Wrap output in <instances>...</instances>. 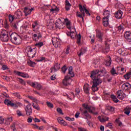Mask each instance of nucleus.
<instances>
[{"label":"nucleus","mask_w":131,"mask_h":131,"mask_svg":"<svg viewBox=\"0 0 131 131\" xmlns=\"http://www.w3.org/2000/svg\"><path fill=\"white\" fill-rule=\"evenodd\" d=\"M71 82H72V79L69 76V75H67L64 77V79L62 80V84L65 86H67L68 85H70L71 84Z\"/></svg>","instance_id":"423d86ee"},{"label":"nucleus","mask_w":131,"mask_h":131,"mask_svg":"<svg viewBox=\"0 0 131 131\" xmlns=\"http://www.w3.org/2000/svg\"><path fill=\"white\" fill-rule=\"evenodd\" d=\"M71 37L73 39L76 37V42L78 46H80L81 45V42L80 41V39H81V36L80 34L78 35H76V33H74V32L72 31V33L71 34Z\"/></svg>","instance_id":"39448f33"},{"label":"nucleus","mask_w":131,"mask_h":131,"mask_svg":"<svg viewBox=\"0 0 131 131\" xmlns=\"http://www.w3.org/2000/svg\"><path fill=\"white\" fill-rule=\"evenodd\" d=\"M96 37L99 38L100 41H102V38L103 37V33L99 30L96 31Z\"/></svg>","instance_id":"6ab92c4d"},{"label":"nucleus","mask_w":131,"mask_h":131,"mask_svg":"<svg viewBox=\"0 0 131 131\" xmlns=\"http://www.w3.org/2000/svg\"><path fill=\"white\" fill-rule=\"evenodd\" d=\"M46 104H47L48 107H49V108H54V104H53L52 103H51L49 101H47L46 102Z\"/></svg>","instance_id":"de8ad7c7"},{"label":"nucleus","mask_w":131,"mask_h":131,"mask_svg":"<svg viewBox=\"0 0 131 131\" xmlns=\"http://www.w3.org/2000/svg\"><path fill=\"white\" fill-rule=\"evenodd\" d=\"M67 69H68L67 67H66V66H64L61 68V71H62V73L65 74V73H66V71H67Z\"/></svg>","instance_id":"8fccbe9b"},{"label":"nucleus","mask_w":131,"mask_h":131,"mask_svg":"<svg viewBox=\"0 0 131 131\" xmlns=\"http://www.w3.org/2000/svg\"><path fill=\"white\" fill-rule=\"evenodd\" d=\"M50 12H51L52 13H55V11H59V9L58 8H56L55 9H51L50 10Z\"/></svg>","instance_id":"0e129e2a"},{"label":"nucleus","mask_w":131,"mask_h":131,"mask_svg":"<svg viewBox=\"0 0 131 131\" xmlns=\"http://www.w3.org/2000/svg\"><path fill=\"white\" fill-rule=\"evenodd\" d=\"M26 111V114L27 116H30L32 114V107H31V104L29 103L25 108Z\"/></svg>","instance_id":"9d476101"},{"label":"nucleus","mask_w":131,"mask_h":131,"mask_svg":"<svg viewBox=\"0 0 131 131\" xmlns=\"http://www.w3.org/2000/svg\"><path fill=\"white\" fill-rule=\"evenodd\" d=\"M68 75L70 78L73 77L74 76V73H73V72H69Z\"/></svg>","instance_id":"680f3d73"},{"label":"nucleus","mask_w":131,"mask_h":131,"mask_svg":"<svg viewBox=\"0 0 131 131\" xmlns=\"http://www.w3.org/2000/svg\"><path fill=\"white\" fill-rule=\"evenodd\" d=\"M10 40L14 45H20L21 43L22 40L21 39V37L18 36L16 33H12L10 35Z\"/></svg>","instance_id":"f03ea898"},{"label":"nucleus","mask_w":131,"mask_h":131,"mask_svg":"<svg viewBox=\"0 0 131 131\" xmlns=\"http://www.w3.org/2000/svg\"><path fill=\"white\" fill-rule=\"evenodd\" d=\"M56 111L59 114H61V115H64V114L63 113V111L62 110V109H61V108L58 107Z\"/></svg>","instance_id":"3c124183"},{"label":"nucleus","mask_w":131,"mask_h":131,"mask_svg":"<svg viewBox=\"0 0 131 131\" xmlns=\"http://www.w3.org/2000/svg\"><path fill=\"white\" fill-rule=\"evenodd\" d=\"M14 73H15V74H16V75H18V76H21V77H24V78H29V75H28V74L26 73L20 72L17 71H14Z\"/></svg>","instance_id":"f8f14e48"},{"label":"nucleus","mask_w":131,"mask_h":131,"mask_svg":"<svg viewBox=\"0 0 131 131\" xmlns=\"http://www.w3.org/2000/svg\"><path fill=\"white\" fill-rule=\"evenodd\" d=\"M79 9L80 12H77L76 16L79 17V18H82L85 16V13L83 12V9H82V6L80 4L79 5Z\"/></svg>","instance_id":"9b49d317"},{"label":"nucleus","mask_w":131,"mask_h":131,"mask_svg":"<svg viewBox=\"0 0 131 131\" xmlns=\"http://www.w3.org/2000/svg\"><path fill=\"white\" fill-rule=\"evenodd\" d=\"M88 111L90 113H92L94 115H98V112H95L96 111V107L94 106H89Z\"/></svg>","instance_id":"aec40b11"},{"label":"nucleus","mask_w":131,"mask_h":131,"mask_svg":"<svg viewBox=\"0 0 131 131\" xmlns=\"http://www.w3.org/2000/svg\"><path fill=\"white\" fill-rule=\"evenodd\" d=\"M117 97L120 100H123L125 98V94L123 93L122 91L119 90L117 92Z\"/></svg>","instance_id":"4468645a"},{"label":"nucleus","mask_w":131,"mask_h":131,"mask_svg":"<svg viewBox=\"0 0 131 131\" xmlns=\"http://www.w3.org/2000/svg\"><path fill=\"white\" fill-rule=\"evenodd\" d=\"M111 57H110V56H108L106 58V59L104 62V64L105 65V66H110V65H111Z\"/></svg>","instance_id":"393cba45"},{"label":"nucleus","mask_w":131,"mask_h":131,"mask_svg":"<svg viewBox=\"0 0 131 131\" xmlns=\"http://www.w3.org/2000/svg\"><path fill=\"white\" fill-rule=\"evenodd\" d=\"M116 122L117 123V125L120 127H123V124L122 123V122H121V116H120L116 119Z\"/></svg>","instance_id":"a211bd4d"},{"label":"nucleus","mask_w":131,"mask_h":131,"mask_svg":"<svg viewBox=\"0 0 131 131\" xmlns=\"http://www.w3.org/2000/svg\"><path fill=\"white\" fill-rule=\"evenodd\" d=\"M124 113L126 114V115H129V113H130V107H126L124 109Z\"/></svg>","instance_id":"72a5a7b5"},{"label":"nucleus","mask_w":131,"mask_h":131,"mask_svg":"<svg viewBox=\"0 0 131 131\" xmlns=\"http://www.w3.org/2000/svg\"><path fill=\"white\" fill-rule=\"evenodd\" d=\"M63 24H64L62 22L61 19L58 18L55 23V27H56V28H59V29H62L64 27Z\"/></svg>","instance_id":"ddd939ff"},{"label":"nucleus","mask_w":131,"mask_h":131,"mask_svg":"<svg viewBox=\"0 0 131 131\" xmlns=\"http://www.w3.org/2000/svg\"><path fill=\"white\" fill-rule=\"evenodd\" d=\"M32 10H33V8L28 9L27 7L25 8L24 13L25 16H28V15L30 14L31 13V12H32Z\"/></svg>","instance_id":"b1692460"},{"label":"nucleus","mask_w":131,"mask_h":131,"mask_svg":"<svg viewBox=\"0 0 131 131\" xmlns=\"http://www.w3.org/2000/svg\"><path fill=\"white\" fill-rule=\"evenodd\" d=\"M86 123H88L89 126L90 127H93L94 126V124L92 122L89 121V119H86Z\"/></svg>","instance_id":"864d4df0"},{"label":"nucleus","mask_w":131,"mask_h":131,"mask_svg":"<svg viewBox=\"0 0 131 131\" xmlns=\"http://www.w3.org/2000/svg\"><path fill=\"white\" fill-rule=\"evenodd\" d=\"M27 83H28V84H29V85H30L32 88H35V82H32L31 81L28 80L27 81Z\"/></svg>","instance_id":"4c0bfd02"},{"label":"nucleus","mask_w":131,"mask_h":131,"mask_svg":"<svg viewBox=\"0 0 131 131\" xmlns=\"http://www.w3.org/2000/svg\"><path fill=\"white\" fill-rule=\"evenodd\" d=\"M18 79L19 80V82L21 84H23L24 85H26V82H25V81H24V80L22 79L21 78H18Z\"/></svg>","instance_id":"5fc2aeb1"},{"label":"nucleus","mask_w":131,"mask_h":131,"mask_svg":"<svg viewBox=\"0 0 131 131\" xmlns=\"http://www.w3.org/2000/svg\"><path fill=\"white\" fill-rule=\"evenodd\" d=\"M13 95L15 96V97H17V98H18V99H20V98H21V96H20V94L18 93H13Z\"/></svg>","instance_id":"e2e57ef3"},{"label":"nucleus","mask_w":131,"mask_h":131,"mask_svg":"<svg viewBox=\"0 0 131 131\" xmlns=\"http://www.w3.org/2000/svg\"><path fill=\"white\" fill-rule=\"evenodd\" d=\"M64 22L66 23V25L67 26H69V25H70V21L68 20V18H66L64 19Z\"/></svg>","instance_id":"4d7b16f0"},{"label":"nucleus","mask_w":131,"mask_h":131,"mask_svg":"<svg viewBox=\"0 0 131 131\" xmlns=\"http://www.w3.org/2000/svg\"><path fill=\"white\" fill-rule=\"evenodd\" d=\"M116 32L117 33H122L123 32V27L121 26H118L116 29Z\"/></svg>","instance_id":"c756f323"},{"label":"nucleus","mask_w":131,"mask_h":131,"mask_svg":"<svg viewBox=\"0 0 131 131\" xmlns=\"http://www.w3.org/2000/svg\"><path fill=\"white\" fill-rule=\"evenodd\" d=\"M1 39L5 42L9 40V35L6 30L3 31L1 35Z\"/></svg>","instance_id":"6e6552de"},{"label":"nucleus","mask_w":131,"mask_h":131,"mask_svg":"<svg viewBox=\"0 0 131 131\" xmlns=\"http://www.w3.org/2000/svg\"><path fill=\"white\" fill-rule=\"evenodd\" d=\"M13 121V118L12 117H8L4 120V123L5 124H10Z\"/></svg>","instance_id":"bb28decb"},{"label":"nucleus","mask_w":131,"mask_h":131,"mask_svg":"<svg viewBox=\"0 0 131 131\" xmlns=\"http://www.w3.org/2000/svg\"><path fill=\"white\" fill-rule=\"evenodd\" d=\"M131 88V85L129 83H124L121 86L123 91H128Z\"/></svg>","instance_id":"dca6fc26"},{"label":"nucleus","mask_w":131,"mask_h":131,"mask_svg":"<svg viewBox=\"0 0 131 131\" xmlns=\"http://www.w3.org/2000/svg\"><path fill=\"white\" fill-rule=\"evenodd\" d=\"M4 103L6 105H7V106H11V105H12V101L8 99H5Z\"/></svg>","instance_id":"a19ab883"},{"label":"nucleus","mask_w":131,"mask_h":131,"mask_svg":"<svg viewBox=\"0 0 131 131\" xmlns=\"http://www.w3.org/2000/svg\"><path fill=\"white\" fill-rule=\"evenodd\" d=\"M99 120L101 122H105V121H107L109 120V118L104 117V118H100L99 119Z\"/></svg>","instance_id":"49530a36"},{"label":"nucleus","mask_w":131,"mask_h":131,"mask_svg":"<svg viewBox=\"0 0 131 131\" xmlns=\"http://www.w3.org/2000/svg\"><path fill=\"white\" fill-rule=\"evenodd\" d=\"M108 110H110L111 112H113L114 110H115V108L113 107V106H110L107 108Z\"/></svg>","instance_id":"bf43d9fd"},{"label":"nucleus","mask_w":131,"mask_h":131,"mask_svg":"<svg viewBox=\"0 0 131 131\" xmlns=\"http://www.w3.org/2000/svg\"><path fill=\"white\" fill-rule=\"evenodd\" d=\"M82 8L83 9V12L85 11V14H86V15H88V16H91V13H90V11H89V10H88V9H86L85 7L82 6Z\"/></svg>","instance_id":"c9c22d12"},{"label":"nucleus","mask_w":131,"mask_h":131,"mask_svg":"<svg viewBox=\"0 0 131 131\" xmlns=\"http://www.w3.org/2000/svg\"><path fill=\"white\" fill-rule=\"evenodd\" d=\"M107 73V71L104 68H102L101 70H94L91 72V75L90 77H91L92 79H93V84L92 86V90L93 92H97V91L99 90V88H98V85H100L103 81L100 77L101 76H104Z\"/></svg>","instance_id":"f257e3e1"},{"label":"nucleus","mask_w":131,"mask_h":131,"mask_svg":"<svg viewBox=\"0 0 131 131\" xmlns=\"http://www.w3.org/2000/svg\"><path fill=\"white\" fill-rule=\"evenodd\" d=\"M60 64L58 63H55L54 67H52L51 69V73L53 72V71H54V72H56L58 71L61 68L60 67Z\"/></svg>","instance_id":"f3484780"},{"label":"nucleus","mask_w":131,"mask_h":131,"mask_svg":"<svg viewBox=\"0 0 131 131\" xmlns=\"http://www.w3.org/2000/svg\"><path fill=\"white\" fill-rule=\"evenodd\" d=\"M78 131H88V129L82 127H78Z\"/></svg>","instance_id":"6e6d98bb"},{"label":"nucleus","mask_w":131,"mask_h":131,"mask_svg":"<svg viewBox=\"0 0 131 131\" xmlns=\"http://www.w3.org/2000/svg\"><path fill=\"white\" fill-rule=\"evenodd\" d=\"M54 24H55V23H54V20L50 19L48 22L47 26L49 29H53V28H54Z\"/></svg>","instance_id":"4be33fe9"},{"label":"nucleus","mask_w":131,"mask_h":131,"mask_svg":"<svg viewBox=\"0 0 131 131\" xmlns=\"http://www.w3.org/2000/svg\"><path fill=\"white\" fill-rule=\"evenodd\" d=\"M110 98L112 100H113V102L115 103V96H114V95L112 94L110 96Z\"/></svg>","instance_id":"69168bd1"},{"label":"nucleus","mask_w":131,"mask_h":131,"mask_svg":"<svg viewBox=\"0 0 131 131\" xmlns=\"http://www.w3.org/2000/svg\"><path fill=\"white\" fill-rule=\"evenodd\" d=\"M109 51H110V48L108 46L105 45V49H103L102 50V52L104 54H107V53H108Z\"/></svg>","instance_id":"7c9ffc66"},{"label":"nucleus","mask_w":131,"mask_h":131,"mask_svg":"<svg viewBox=\"0 0 131 131\" xmlns=\"http://www.w3.org/2000/svg\"><path fill=\"white\" fill-rule=\"evenodd\" d=\"M57 121L59 123H60V124H63L64 126L67 125V122H66L64 120L62 119V118H57Z\"/></svg>","instance_id":"c85d7f7f"},{"label":"nucleus","mask_w":131,"mask_h":131,"mask_svg":"<svg viewBox=\"0 0 131 131\" xmlns=\"http://www.w3.org/2000/svg\"><path fill=\"white\" fill-rule=\"evenodd\" d=\"M28 65L30 67H34L35 66V62L32 61L31 60L28 61Z\"/></svg>","instance_id":"f704fd0d"},{"label":"nucleus","mask_w":131,"mask_h":131,"mask_svg":"<svg viewBox=\"0 0 131 131\" xmlns=\"http://www.w3.org/2000/svg\"><path fill=\"white\" fill-rule=\"evenodd\" d=\"M124 36L127 41L131 42V31H126L124 34Z\"/></svg>","instance_id":"2eb2a0df"},{"label":"nucleus","mask_w":131,"mask_h":131,"mask_svg":"<svg viewBox=\"0 0 131 131\" xmlns=\"http://www.w3.org/2000/svg\"><path fill=\"white\" fill-rule=\"evenodd\" d=\"M94 65H99L100 64V61H99V60L96 59L94 62Z\"/></svg>","instance_id":"774afa93"},{"label":"nucleus","mask_w":131,"mask_h":131,"mask_svg":"<svg viewBox=\"0 0 131 131\" xmlns=\"http://www.w3.org/2000/svg\"><path fill=\"white\" fill-rule=\"evenodd\" d=\"M32 38L33 40H35V41H37L39 38H41V34H39V35L37 36V34H34L33 35Z\"/></svg>","instance_id":"a878e982"},{"label":"nucleus","mask_w":131,"mask_h":131,"mask_svg":"<svg viewBox=\"0 0 131 131\" xmlns=\"http://www.w3.org/2000/svg\"><path fill=\"white\" fill-rule=\"evenodd\" d=\"M117 53L119 55H122V56H124V54H125L124 50H122V49H119Z\"/></svg>","instance_id":"ea45409f"},{"label":"nucleus","mask_w":131,"mask_h":131,"mask_svg":"<svg viewBox=\"0 0 131 131\" xmlns=\"http://www.w3.org/2000/svg\"><path fill=\"white\" fill-rule=\"evenodd\" d=\"M9 21L10 22V23H12V22H13V21H14V19H15V15L13 16L11 14L9 15Z\"/></svg>","instance_id":"79ce46f5"},{"label":"nucleus","mask_w":131,"mask_h":131,"mask_svg":"<svg viewBox=\"0 0 131 131\" xmlns=\"http://www.w3.org/2000/svg\"><path fill=\"white\" fill-rule=\"evenodd\" d=\"M36 86V89H37V90H38L39 91L41 90V85L39 83H38V82H35V85Z\"/></svg>","instance_id":"a18cd8bd"},{"label":"nucleus","mask_w":131,"mask_h":131,"mask_svg":"<svg viewBox=\"0 0 131 131\" xmlns=\"http://www.w3.org/2000/svg\"><path fill=\"white\" fill-rule=\"evenodd\" d=\"M37 25H38L37 21H34L32 25V28L33 29L35 28V27H36Z\"/></svg>","instance_id":"052dcab7"},{"label":"nucleus","mask_w":131,"mask_h":131,"mask_svg":"<svg viewBox=\"0 0 131 131\" xmlns=\"http://www.w3.org/2000/svg\"><path fill=\"white\" fill-rule=\"evenodd\" d=\"M103 15L104 17L103 18V25L105 27H107L109 24V16L111 15L110 11L109 10H104Z\"/></svg>","instance_id":"7ed1b4c3"},{"label":"nucleus","mask_w":131,"mask_h":131,"mask_svg":"<svg viewBox=\"0 0 131 131\" xmlns=\"http://www.w3.org/2000/svg\"><path fill=\"white\" fill-rule=\"evenodd\" d=\"M84 53H85L84 50L81 49L80 50V52H77V55L78 56H79V57H81V56H82V55H83V54H84Z\"/></svg>","instance_id":"c03bdc74"},{"label":"nucleus","mask_w":131,"mask_h":131,"mask_svg":"<svg viewBox=\"0 0 131 131\" xmlns=\"http://www.w3.org/2000/svg\"><path fill=\"white\" fill-rule=\"evenodd\" d=\"M96 47V51H98V52H102V50H103V46L102 45H97Z\"/></svg>","instance_id":"473e14b6"},{"label":"nucleus","mask_w":131,"mask_h":131,"mask_svg":"<svg viewBox=\"0 0 131 131\" xmlns=\"http://www.w3.org/2000/svg\"><path fill=\"white\" fill-rule=\"evenodd\" d=\"M12 28L14 29H18V22L13 23L11 25Z\"/></svg>","instance_id":"e433bc0d"},{"label":"nucleus","mask_w":131,"mask_h":131,"mask_svg":"<svg viewBox=\"0 0 131 131\" xmlns=\"http://www.w3.org/2000/svg\"><path fill=\"white\" fill-rule=\"evenodd\" d=\"M32 106H33V108L34 109H36V110H37L38 111H39L40 110V107H39V105H35L34 103H32Z\"/></svg>","instance_id":"58836bf2"},{"label":"nucleus","mask_w":131,"mask_h":131,"mask_svg":"<svg viewBox=\"0 0 131 131\" xmlns=\"http://www.w3.org/2000/svg\"><path fill=\"white\" fill-rule=\"evenodd\" d=\"M11 107H14V108H18V106H22V103L20 102H18L17 104L12 103H11V105H10Z\"/></svg>","instance_id":"2f4dec72"},{"label":"nucleus","mask_w":131,"mask_h":131,"mask_svg":"<svg viewBox=\"0 0 131 131\" xmlns=\"http://www.w3.org/2000/svg\"><path fill=\"white\" fill-rule=\"evenodd\" d=\"M26 52L27 53L28 57L29 58H34L36 54V51H35V48H32L30 46H28L26 49Z\"/></svg>","instance_id":"20e7f679"},{"label":"nucleus","mask_w":131,"mask_h":131,"mask_svg":"<svg viewBox=\"0 0 131 131\" xmlns=\"http://www.w3.org/2000/svg\"><path fill=\"white\" fill-rule=\"evenodd\" d=\"M83 90L85 94H89V93H90V86L89 85V84H84L83 86Z\"/></svg>","instance_id":"cd10ccee"},{"label":"nucleus","mask_w":131,"mask_h":131,"mask_svg":"<svg viewBox=\"0 0 131 131\" xmlns=\"http://www.w3.org/2000/svg\"><path fill=\"white\" fill-rule=\"evenodd\" d=\"M82 106L83 107V108H84V109H86V110H89L90 108V106H89V105L85 103L82 104Z\"/></svg>","instance_id":"603ef678"},{"label":"nucleus","mask_w":131,"mask_h":131,"mask_svg":"<svg viewBox=\"0 0 131 131\" xmlns=\"http://www.w3.org/2000/svg\"><path fill=\"white\" fill-rule=\"evenodd\" d=\"M110 41H111V39H107L105 41V46H108L110 45Z\"/></svg>","instance_id":"13d9d810"},{"label":"nucleus","mask_w":131,"mask_h":131,"mask_svg":"<svg viewBox=\"0 0 131 131\" xmlns=\"http://www.w3.org/2000/svg\"><path fill=\"white\" fill-rule=\"evenodd\" d=\"M124 77L125 79H129L131 77L130 73L129 72L127 73L126 75H124Z\"/></svg>","instance_id":"09e8293b"},{"label":"nucleus","mask_w":131,"mask_h":131,"mask_svg":"<svg viewBox=\"0 0 131 131\" xmlns=\"http://www.w3.org/2000/svg\"><path fill=\"white\" fill-rule=\"evenodd\" d=\"M122 14H123V13H122V11H121V10H118L115 13V17L117 19H121V17H122Z\"/></svg>","instance_id":"5701e85b"},{"label":"nucleus","mask_w":131,"mask_h":131,"mask_svg":"<svg viewBox=\"0 0 131 131\" xmlns=\"http://www.w3.org/2000/svg\"><path fill=\"white\" fill-rule=\"evenodd\" d=\"M79 110L81 112V115H82L85 119H91V118H92V116L89 114L88 111H83L82 108H80Z\"/></svg>","instance_id":"0eeeda50"},{"label":"nucleus","mask_w":131,"mask_h":131,"mask_svg":"<svg viewBox=\"0 0 131 131\" xmlns=\"http://www.w3.org/2000/svg\"><path fill=\"white\" fill-rule=\"evenodd\" d=\"M35 47H37L39 49V48H41L43 46V42H39L35 44Z\"/></svg>","instance_id":"37998d69"},{"label":"nucleus","mask_w":131,"mask_h":131,"mask_svg":"<svg viewBox=\"0 0 131 131\" xmlns=\"http://www.w3.org/2000/svg\"><path fill=\"white\" fill-rule=\"evenodd\" d=\"M22 16H23L22 12H21V10H20L19 9L17 10V11L15 12L14 14V17L16 19H20V18H21Z\"/></svg>","instance_id":"412c9836"},{"label":"nucleus","mask_w":131,"mask_h":131,"mask_svg":"<svg viewBox=\"0 0 131 131\" xmlns=\"http://www.w3.org/2000/svg\"><path fill=\"white\" fill-rule=\"evenodd\" d=\"M111 73L112 75H114V74H115V69H114V68H113L111 70Z\"/></svg>","instance_id":"338daca9"},{"label":"nucleus","mask_w":131,"mask_h":131,"mask_svg":"<svg viewBox=\"0 0 131 131\" xmlns=\"http://www.w3.org/2000/svg\"><path fill=\"white\" fill-rule=\"evenodd\" d=\"M52 41L53 46H54L55 48H59V47L61 46L60 45L61 40L58 38V37H53L52 39Z\"/></svg>","instance_id":"1a4fd4ad"}]
</instances>
